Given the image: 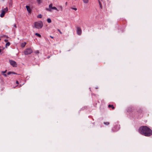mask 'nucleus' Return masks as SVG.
Listing matches in <instances>:
<instances>
[{
    "label": "nucleus",
    "mask_w": 152,
    "mask_h": 152,
    "mask_svg": "<svg viewBox=\"0 0 152 152\" xmlns=\"http://www.w3.org/2000/svg\"><path fill=\"white\" fill-rule=\"evenodd\" d=\"M139 132L145 136L148 137L152 135V131L149 128L145 126H142L139 129Z\"/></svg>",
    "instance_id": "f257e3e1"
},
{
    "label": "nucleus",
    "mask_w": 152,
    "mask_h": 152,
    "mask_svg": "<svg viewBox=\"0 0 152 152\" xmlns=\"http://www.w3.org/2000/svg\"><path fill=\"white\" fill-rule=\"evenodd\" d=\"M43 23L42 21L35 22L34 23V27L37 29L41 28L43 26Z\"/></svg>",
    "instance_id": "f03ea898"
},
{
    "label": "nucleus",
    "mask_w": 152,
    "mask_h": 152,
    "mask_svg": "<svg viewBox=\"0 0 152 152\" xmlns=\"http://www.w3.org/2000/svg\"><path fill=\"white\" fill-rule=\"evenodd\" d=\"M33 52L31 48H27L25 50L24 54L26 55L30 54Z\"/></svg>",
    "instance_id": "7ed1b4c3"
},
{
    "label": "nucleus",
    "mask_w": 152,
    "mask_h": 152,
    "mask_svg": "<svg viewBox=\"0 0 152 152\" xmlns=\"http://www.w3.org/2000/svg\"><path fill=\"white\" fill-rule=\"evenodd\" d=\"M8 9L7 7L5 8H4L3 10H2L0 15V17L1 18L4 17L5 13L8 11Z\"/></svg>",
    "instance_id": "20e7f679"
},
{
    "label": "nucleus",
    "mask_w": 152,
    "mask_h": 152,
    "mask_svg": "<svg viewBox=\"0 0 152 152\" xmlns=\"http://www.w3.org/2000/svg\"><path fill=\"white\" fill-rule=\"evenodd\" d=\"M10 64L13 67H17V64L16 62L13 60H10Z\"/></svg>",
    "instance_id": "39448f33"
},
{
    "label": "nucleus",
    "mask_w": 152,
    "mask_h": 152,
    "mask_svg": "<svg viewBox=\"0 0 152 152\" xmlns=\"http://www.w3.org/2000/svg\"><path fill=\"white\" fill-rule=\"evenodd\" d=\"M77 34L79 35H80L82 33V30L81 28L80 27H77Z\"/></svg>",
    "instance_id": "423d86ee"
},
{
    "label": "nucleus",
    "mask_w": 152,
    "mask_h": 152,
    "mask_svg": "<svg viewBox=\"0 0 152 152\" xmlns=\"http://www.w3.org/2000/svg\"><path fill=\"white\" fill-rule=\"evenodd\" d=\"M120 129V125L117 124L114 126V128L113 129L114 131H117L118 130Z\"/></svg>",
    "instance_id": "0eeeda50"
},
{
    "label": "nucleus",
    "mask_w": 152,
    "mask_h": 152,
    "mask_svg": "<svg viewBox=\"0 0 152 152\" xmlns=\"http://www.w3.org/2000/svg\"><path fill=\"white\" fill-rule=\"evenodd\" d=\"M53 4H50L49 5V8H46V9L48 11H51V9H52V7H52Z\"/></svg>",
    "instance_id": "6e6552de"
},
{
    "label": "nucleus",
    "mask_w": 152,
    "mask_h": 152,
    "mask_svg": "<svg viewBox=\"0 0 152 152\" xmlns=\"http://www.w3.org/2000/svg\"><path fill=\"white\" fill-rule=\"evenodd\" d=\"M26 8L27 11L29 13H30L31 12V9H30V7L28 6H26Z\"/></svg>",
    "instance_id": "1a4fd4ad"
},
{
    "label": "nucleus",
    "mask_w": 152,
    "mask_h": 152,
    "mask_svg": "<svg viewBox=\"0 0 152 152\" xmlns=\"http://www.w3.org/2000/svg\"><path fill=\"white\" fill-rule=\"evenodd\" d=\"M26 44V42H24L23 43L21 44V47L22 48H24Z\"/></svg>",
    "instance_id": "9d476101"
},
{
    "label": "nucleus",
    "mask_w": 152,
    "mask_h": 152,
    "mask_svg": "<svg viewBox=\"0 0 152 152\" xmlns=\"http://www.w3.org/2000/svg\"><path fill=\"white\" fill-rule=\"evenodd\" d=\"M109 108L112 107V109H114L115 108V107H114L113 105H110L109 104L108 106Z\"/></svg>",
    "instance_id": "9b49d317"
},
{
    "label": "nucleus",
    "mask_w": 152,
    "mask_h": 152,
    "mask_svg": "<svg viewBox=\"0 0 152 152\" xmlns=\"http://www.w3.org/2000/svg\"><path fill=\"white\" fill-rule=\"evenodd\" d=\"M83 2L85 4H87L89 2V0H83Z\"/></svg>",
    "instance_id": "f8f14e48"
},
{
    "label": "nucleus",
    "mask_w": 152,
    "mask_h": 152,
    "mask_svg": "<svg viewBox=\"0 0 152 152\" xmlns=\"http://www.w3.org/2000/svg\"><path fill=\"white\" fill-rule=\"evenodd\" d=\"M11 74H16L15 72H9L7 73L8 75H10Z\"/></svg>",
    "instance_id": "ddd939ff"
},
{
    "label": "nucleus",
    "mask_w": 152,
    "mask_h": 152,
    "mask_svg": "<svg viewBox=\"0 0 152 152\" xmlns=\"http://www.w3.org/2000/svg\"><path fill=\"white\" fill-rule=\"evenodd\" d=\"M35 35L37 36H38L39 37V38H41V35H40L38 33H36L35 34Z\"/></svg>",
    "instance_id": "4468645a"
},
{
    "label": "nucleus",
    "mask_w": 152,
    "mask_h": 152,
    "mask_svg": "<svg viewBox=\"0 0 152 152\" xmlns=\"http://www.w3.org/2000/svg\"><path fill=\"white\" fill-rule=\"evenodd\" d=\"M42 15L41 14H39L37 16V18H42Z\"/></svg>",
    "instance_id": "2eb2a0df"
},
{
    "label": "nucleus",
    "mask_w": 152,
    "mask_h": 152,
    "mask_svg": "<svg viewBox=\"0 0 152 152\" xmlns=\"http://www.w3.org/2000/svg\"><path fill=\"white\" fill-rule=\"evenodd\" d=\"M47 22L49 23H51V19L49 18H48L47 19Z\"/></svg>",
    "instance_id": "dca6fc26"
},
{
    "label": "nucleus",
    "mask_w": 152,
    "mask_h": 152,
    "mask_svg": "<svg viewBox=\"0 0 152 152\" xmlns=\"http://www.w3.org/2000/svg\"><path fill=\"white\" fill-rule=\"evenodd\" d=\"M10 42H7L6 45V47H7V46H10Z\"/></svg>",
    "instance_id": "f3484780"
},
{
    "label": "nucleus",
    "mask_w": 152,
    "mask_h": 152,
    "mask_svg": "<svg viewBox=\"0 0 152 152\" xmlns=\"http://www.w3.org/2000/svg\"><path fill=\"white\" fill-rule=\"evenodd\" d=\"M52 9L55 10H56L57 11H58L59 10L57 9V8L55 7H52Z\"/></svg>",
    "instance_id": "a211bd4d"
},
{
    "label": "nucleus",
    "mask_w": 152,
    "mask_h": 152,
    "mask_svg": "<svg viewBox=\"0 0 152 152\" xmlns=\"http://www.w3.org/2000/svg\"><path fill=\"white\" fill-rule=\"evenodd\" d=\"M42 0H37V1L39 4H40L41 3V1Z\"/></svg>",
    "instance_id": "6ab92c4d"
},
{
    "label": "nucleus",
    "mask_w": 152,
    "mask_h": 152,
    "mask_svg": "<svg viewBox=\"0 0 152 152\" xmlns=\"http://www.w3.org/2000/svg\"><path fill=\"white\" fill-rule=\"evenodd\" d=\"M99 2L100 5V7L102 9V5L101 4V3L99 1Z\"/></svg>",
    "instance_id": "aec40b11"
},
{
    "label": "nucleus",
    "mask_w": 152,
    "mask_h": 152,
    "mask_svg": "<svg viewBox=\"0 0 152 152\" xmlns=\"http://www.w3.org/2000/svg\"><path fill=\"white\" fill-rule=\"evenodd\" d=\"M35 53L36 54H38L39 53V51L38 50H36L35 51Z\"/></svg>",
    "instance_id": "412c9836"
},
{
    "label": "nucleus",
    "mask_w": 152,
    "mask_h": 152,
    "mask_svg": "<svg viewBox=\"0 0 152 152\" xmlns=\"http://www.w3.org/2000/svg\"><path fill=\"white\" fill-rule=\"evenodd\" d=\"M110 124V123L109 122H105V125H109Z\"/></svg>",
    "instance_id": "4be33fe9"
},
{
    "label": "nucleus",
    "mask_w": 152,
    "mask_h": 152,
    "mask_svg": "<svg viewBox=\"0 0 152 152\" xmlns=\"http://www.w3.org/2000/svg\"><path fill=\"white\" fill-rule=\"evenodd\" d=\"M12 1L10 2L9 3V6H11L12 5Z\"/></svg>",
    "instance_id": "5701e85b"
},
{
    "label": "nucleus",
    "mask_w": 152,
    "mask_h": 152,
    "mask_svg": "<svg viewBox=\"0 0 152 152\" xmlns=\"http://www.w3.org/2000/svg\"><path fill=\"white\" fill-rule=\"evenodd\" d=\"M59 7L61 9V11L62 10L63 8H62V6H59Z\"/></svg>",
    "instance_id": "b1692460"
},
{
    "label": "nucleus",
    "mask_w": 152,
    "mask_h": 152,
    "mask_svg": "<svg viewBox=\"0 0 152 152\" xmlns=\"http://www.w3.org/2000/svg\"><path fill=\"white\" fill-rule=\"evenodd\" d=\"M57 30L59 32V33L61 34H62V33L60 31V30L59 29H58Z\"/></svg>",
    "instance_id": "393cba45"
},
{
    "label": "nucleus",
    "mask_w": 152,
    "mask_h": 152,
    "mask_svg": "<svg viewBox=\"0 0 152 152\" xmlns=\"http://www.w3.org/2000/svg\"><path fill=\"white\" fill-rule=\"evenodd\" d=\"M72 9L75 10H77V9L76 8H72Z\"/></svg>",
    "instance_id": "a878e982"
},
{
    "label": "nucleus",
    "mask_w": 152,
    "mask_h": 152,
    "mask_svg": "<svg viewBox=\"0 0 152 152\" xmlns=\"http://www.w3.org/2000/svg\"><path fill=\"white\" fill-rule=\"evenodd\" d=\"M14 26L15 28H17V26H16V25L15 24H14Z\"/></svg>",
    "instance_id": "bb28decb"
},
{
    "label": "nucleus",
    "mask_w": 152,
    "mask_h": 152,
    "mask_svg": "<svg viewBox=\"0 0 152 152\" xmlns=\"http://www.w3.org/2000/svg\"><path fill=\"white\" fill-rule=\"evenodd\" d=\"M4 42H8V40H7V39H5V40H4Z\"/></svg>",
    "instance_id": "cd10ccee"
},
{
    "label": "nucleus",
    "mask_w": 152,
    "mask_h": 152,
    "mask_svg": "<svg viewBox=\"0 0 152 152\" xmlns=\"http://www.w3.org/2000/svg\"><path fill=\"white\" fill-rule=\"evenodd\" d=\"M6 72H7V70H6V71H3V72H2V73H6Z\"/></svg>",
    "instance_id": "c85d7f7f"
},
{
    "label": "nucleus",
    "mask_w": 152,
    "mask_h": 152,
    "mask_svg": "<svg viewBox=\"0 0 152 152\" xmlns=\"http://www.w3.org/2000/svg\"><path fill=\"white\" fill-rule=\"evenodd\" d=\"M16 83L17 84H19V83L18 81H17L16 82Z\"/></svg>",
    "instance_id": "c756f323"
},
{
    "label": "nucleus",
    "mask_w": 152,
    "mask_h": 152,
    "mask_svg": "<svg viewBox=\"0 0 152 152\" xmlns=\"http://www.w3.org/2000/svg\"><path fill=\"white\" fill-rule=\"evenodd\" d=\"M3 75L5 77H7V75L6 74H4Z\"/></svg>",
    "instance_id": "7c9ffc66"
},
{
    "label": "nucleus",
    "mask_w": 152,
    "mask_h": 152,
    "mask_svg": "<svg viewBox=\"0 0 152 152\" xmlns=\"http://www.w3.org/2000/svg\"><path fill=\"white\" fill-rule=\"evenodd\" d=\"M50 38H52V39H53V37H52V36H50Z\"/></svg>",
    "instance_id": "2f4dec72"
},
{
    "label": "nucleus",
    "mask_w": 152,
    "mask_h": 152,
    "mask_svg": "<svg viewBox=\"0 0 152 152\" xmlns=\"http://www.w3.org/2000/svg\"><path fill=\"white\" fill-rule=\"evenodd\" d=\"M1 49H0V53L1 52Z\"/></svg>",
    "instance_id": "473e14b6"
},
{
    "label": "nucleus",
    "mask_w": 152,
    "mask_h": 152,
    "mask_svg": "<svg viewBox=\"0 0 152 152\" xmlns=\"http://www.w3.org/2000/svg\"><path fill=\"white\" fill-rule=\"evenodd\" d=\"M67 2H66V5H67Z\"/></svg>",
    "instance_id": "72a5a7b5"
},
{
    "label": "nucleus",
    "mask_w": 152,
    "mask_h": 152,
    "mask_svg": "<svg viewBox=\"0 0 152 152\" xmlns=\"http://www.w3.org/2000/svg\"><path fill=\"white\" fill-rule=\"evenodd\" d=\"M6 37L7 38H8V37L7 36H6Z\"/></svg>",
    "instance_id": "f704fd0d"
},
{
    "label": "nucleus",
    "mask_w": 152,
    "mask_h": 152,
    "mask_svg": "<svg viewBox=\"0 0 152 152\" xmlns=\"http://www.w3.org/2000/svg\"><path fill=\"white\" fill-rule=\"evenodd\" d=\"M1 40V38H0V40Z\"/></svg>",
    "instance_id": "c9c22d12"
}]
</instances>
